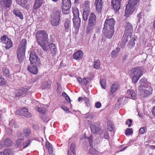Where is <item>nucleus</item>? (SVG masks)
<instances>
[{
  "label": "nucleus",
  "instance_id": "19",
  "mask_svg": "<svg viewBox=\"0 0 155 155\" xmlns=\"http://www.w3.org/2000/svg\"><path fill=\"white\" fill-rule=\"evenodd\" d=\"M84 53L81 50H78L75 52L73 55V58L76 60H80L83 57Z\"/></svg>",
  "mask_w": 155,
  "mask_h": 155
},
{
  "label": "nucleus",
  "instance_id": "42",
  "mask_svg": "<svg viewBox=\"0 0 155 155\" xmlns=\"http://www.w3.org/2000/svg\"><path fill=\"white\" fill-rule=\"evenodd\" d=\"M94 27V26L91 25L90 26V25H87L86 30V33L88 35L90 34Z\"/></svg>",
  "mask_w": 155,
  "mask_h": 155
},
{
  "label": "nucleus",
  "instance_id": "28",
  "mask_svg": "<svg viewBox=\"0 0 155 155\" xmlns=\"http://www.w3.org/2000/svg\"><path fill=\"white\" fill-rule=\"evenodd\" d=\"M71 4L62 5V11L64 14H68L70 12Z\"/></svg>",
  "mask_w": 155,
  "mask_h": 155
},
{
  "label": "nucleus",
  "instance_id": "21",
  "mask_svg": "<svg viewBox=\"0 0 155 155\" xmlns=\"http://www.w3.org/2000/svg\"><path fill=\"white\" fill-rule=\"evenodd\" d=\"M1 142L3 147H11L13 144V143L12 140L8 138L2 139L1 140Z\"/></svg>",
  "mask_w": 155,
  "mask_h": 155
},
{
  "label": "nucleus",
  "instance_id": "30",
  "mask_svg": "<svg viewBox=\"0 0 155 155\" xmlns=\"http://www.w3.org/2000/svg\"><path fill=\"white\" fill-rule=\"evenodd\" d=\"M51 18V24L53 26H57L59 25L60 18Z\"/></svg>",
  "mask_w": 155,
  "mask_h": 155
},
{
  "label": "nucleus",
  "instance_id": "61",
  "mask_svg": "<svg viewBox=\"0 0 155 155\" xmlns=\"http://www.w3.org/2000/svg\"><path fill=\"white\" fill-rule=\"evenodd\" d=\"M117 51L115 50H113L111 52V57L112 58H115L117 56Z\"/></svg>",
  "mask_w": 155,
  "mask_h": 155
},
{
  "label": "nucleus",
  "instance_id": "32",
  "mask_svg": "<svg viewBox=\"0 0 155 155\" xmlns=\"http://www.w3.org/2000/svg\"><path fill=\"white\" fill-rule=\"evenodd\" d=\"M72 11L73 18L79 17V12L78 9L76 6L72 7Z\"/></svg>",
  "mask_w": 155,
  "mask_h": 155
},
{
  "label": "nucleus",
  "instance_id": "33",
  "mask_svg": "<svg viewBox=\"0 0 155 155\" xmlns=\"http://www.w3.org/2000/svg\"><path fill=\"white\" fill-rule=\"evenodd\" d=\"M101 61L99 59H95L93 63V67L94 68L98 69L100 68Z\"/></svg>",
  "mask_w": 155,
  "mask_h": 155
},
{
  "label": "nucleus",
  "instance_id": "3",
  "mask_svg": "<svg viewBox=\"0 0 155 155\" xmlns=\"http://www.w3.org/2000/svg\"><path fill=\"white\" fill-rule=\"evenodd\" d=\"M143 68L142 67H138L132 68L131 70V75L132 77V81L133 83L135 84L142 75Z\"/></svg>",
  "mask_w": 155,
  "mask_h": 155
},
{
  "label": "nucleus",
  "instance_id": "53",
  "mask_svg": "<svg viewBox=\"0 0 155 155\" xmlns=\"http://www.w3.org/2000/svg\"><path fill=\"white\" fill-rule=\"evenodd\" d=\"M62 5L71 4V0H62Z\"/></svg>",
  "mask_w": 155,
  "mask_h": 155
},
{
  "label": "nucleus",
  "instance_id": "43",
  "mask_svg": "<svg viewBox=\"0 0 155 155\" xmlns=\"http://www.w3.org/2000/svg\"><path fill=\"white\" fill-rule=\"evenodd\" d=\"M32 142L31 140L29 139L25 141L23 143L22 146L23 148L25 149L28 146L30 145Z\"/></svg>",
  "mask_w": 155,
  "mask_h": 155
},
{
  "label": "nucleus",
  "instance_id": "24",
  "mask_svg": "<svg viewBox=\"0 0 155 155\" xmlns=\"http://www.w3.org/2000/svg\"><path fill=\"white\" fill-rule=\"evenodd\" d=\"M12 3V0H0V5L3 7L10 8Z\"/></svg>",
  "mask_w": 155,
  "mask_h": 155
},
{
  "label": "nucleus",
  "instance_id": "1",
  "mask_svg": "<svg viewBox=\"0 0 155 155\" xmlns=\"http://www.w3.org/2000/svg\"><path fill=\"white\" fill-rule=\"evenodd\" d=\"M35 38L37 43L44 51L47 48V44L48 41V35L45 30H39L36 33Z\"/></svg>",
  "mask_w": 155,
  "mask_h": 155
},
{
  "label": "nucleus",
  "instance_id": "20",
  "mask_svg": "<svg viewBox=\"0 0 155 155\" xmlns=\"http://www.w3.org/2000/svg\"><path fill=\"white\" fill-rule=\"evenodd\" d=\"M129 37L128 34H124L123 37L122 38L121 42L118 43L119 45L121 48H124L126 43L128 41V37Z\"/></svg>",
  "mask_w": 155,
  "mask_h": 155
},
{
  "label": "nucleus",
  "instance_id": "12",
  "mask_svg": "<svg viewBox=\"0 0 155 155\" xmlns=\"http://www.w3.org/2000/svg\"><path fill=\"white\" fill-rule=\"evenodd\" d=\"M96 24V17L94 12H92L88 19V25L95 27Z\"/></svg>",
  "mask_w": 155,
  "mask_h": 155
},
{
  "label": "nucleus",
  "instance_id": "8",
  "mask_svg": "<svg viewBox=\"0 0 155 155\" xmlns=\"http://www.w3.org/2000/svg\"><path fill=\"white\" fill-rule=\"evenodd\" d=\"M103 0H95L94 5L95 7V12L98 15L102 13L103 9Z\"/></svg>",
  "mask_w": 155,
  "mask_h": 155
},
{
  "label": "nucleus",
  "instance_id": "18",
  "mask_svg": "<svg viewBox=\"0 0 155 155\" xmlns=\"http://www.w3.org/2000/svg\"><path fill=\"white\" fill-rule=\"evenodd\" d=\"M37 66H38V65L33 64L30 63V65L28 66L27 67V70L30 73L34 74H36L38 72Z\"/></svg>",
  "mask_w": 155,
  "mask_h": 155
},
{
  "label": "nucleus",
  "instance_id": "14",
  "mask_svg": "<svg viewBox=\"0 0 155 155\" xmlns=\"http://www.w3.org/2000/svg\"><path fill=\"white\" fill-rule=\"evenodd\" d=\"M114 29L103 28V33L107 38H110L114 33Z\"/></svg>",
  "mask_w": 155,
  "mask_h": 155
},
{
  "label": "nucleus",
  "instance_id": "26",
  "mask_svg": "<svg viewBox=\"0 0 155 155\" xmlns=\"http://www.w3.org/2000/svg\"><path fill=\"white\" fill-rule=\"evenodd\" d=\"M51 81L50 80L45 81L42 83L41 88L42 90L49 89L51 87Z\"/></svg>",
  "mask_w": 155,
  "mask_h": 155
},
{
  "label": "nucleus",
  "instance_id": "2",
  "mask_svg": "<svg viewBox=\"0 0 155 155\" xmlns=\"http://www.w3.org/2000/svg\"><path fill=\"white\" fill-rule=\"evenodd\" d=\"M145 78L141 79L139 83L141 84L139 87V91L141 95L149 96L153 93V88L150 83H145L146 81Z\"/></svg>",
  "mask_w": 155,
  "mask_h": 155
},
{
  "label": "nucleus",
  "instance_id": "17",
  "mask_svg": "<svg viewBox=\"0 0 155 155\" xmlns=\"http://www.w3.org/2000/svg\"><path fill=\"white\" fill-rule=\"evenodd\" d=\"M25 51L19 50H17L18 60L20 63L23 62L25 58Z\"/></svg>",
  "mask_w": 155,
  "mask_h": 155
},
{
  "label": "nucleus",
  "instance_id": "6",
  "mask_svg": "<svg viewBox=\"0 0 155 155\" xmlns=\"http://www.w3.org/2000/svg\"><path fill=\"white\" fill-rule=\"evenodd\" d=\"M31 134V130L28 127H25L24 128L22 132L21 133L18 131L17 133V136L19 140H23L24 137H28Z\"/></svg>",
  "mask_w": 155,
  "mask_h": 155
},
{
  "label": "nucleus",
  "instance_id": "51",
  "mask_svg": "<svg viewBox=\"0 0 155 155\" xmlns=\"http://www.w3.org/2000/svg\"><path fill=\"white\" fill-rule=\"evenodd\" d=\"M57 84L58 86L57 89V91L58 93L60 94L62 92V88L59 83H57Z\"/></svg>",
  "mask_w": 155,
  "mask_h": 155
},
{
  "label": "nucleus",
  "instance_id": "60",
  "mask_svg": "<svg viewBox=\"0 0 155 155\" xmlns=\"http://www.w3.org/2000/svg\"><path fill=\"white\" fill-rule=\"evenodd\" d=\"M137 17L139 21V22L141 20L143 19V18L142 17V15H141V12H140L137 15Z\"/></svg>",
  "mask_w": 155,
  "mask_h": 155
},
{
  "label": "nucleus",
  "instance_id": "34",
  "mask_svg": "<svg viewBox=\"0 0 155 155\" xmlns=\"http://www.w3.org/2000/svg\"><path fill=\"white\" fill-rule=\"evenodd\" d=\"M13 14L17 16L20 19H23L24 18L23 15L19 10L14 9L12 11Z\"/></svg>",
  "mask_w": 155,
  "mask_h": 155
},
{
  "label": "nucleus",
  "instance_id": "46",
  "mask_svg": "<svg viewBox=\"0 0 155 155\" xmlns=\"http://www.w3.org/2000/svg\"><path fill=\"white\" fill-rule=\"evenodd\" d=\"M107 129L110 131H112L113 130V124L110 121H108L107 123Z\"/></svg>",
  "mask_w": 155,
  "mask_h": 155
},
{
  "label": "nucleus",
  "instance_id": "56",
  "mask_svg": "<svg viewBox=\"0 0 155 155\" xmlns=\"http://www.w3.org/2000/svg\"><path fill=\"white\" fill-rule=\"evenodd\" d=\"M19 140L18 139V140L16 141V144L18 147H21V140Z\"/></svg>",
  "mask_w": 155,
  "mask_h": 155
},
{
  "label": "nucleus",
  "instance_id": "62",
  "mask_svg": "<svg viewBox=\"0 0 155 155\" xmlns=\"http://www.w3.org/2000/svg\"><path fill=\"white\" fill-rule=\"evenodd\" d=\"M41 118L45 122H48L49 120H47L46 115H44L41 117Z\"/></svg>",
  "mask_w": 155,
  "mask_h": 155
},
{
  "label": "nucleus",
  "instance_id": "27",
  "mask_svg": "<svg viewBox=\"0 0 155 155\" xmlns=\"http://www.w3.org/2000/svg\"><path fill=\"white\" fill-rule=\"evenodd\" d=\"M119 85L117 83H114L110 87V90L109 93L110 95H112L118 89Z\"/></svg>",
  "mask_w": 155,
  "mask_h": 155
},
{
  "label": "nucleus",
  "instance_id": "15",
  "mask_svg": "<svg viewBox=\"0 0 155 155\" xmlns=\"http://www.w3.org/2000/svg\"><path fill=\"white\" fill-rule=\"evenodd\" d=\"M133 31V27L131 24L129 22L127 23L125 26L124 34H128L129 36V38H130L132 35Z\"/></svg>",
  "mask_w": 155,
  "mask_h": 155
},
{
  "label": "nucleus",
  "instance_id": "40",
  "mask_svg": "<svg viewBox=\"0 0 155 155\" xmlns=\"http://www.w3.org/2000/svg\"><path fill=\"white\" fill-rule=\"evenodd\" d=\"M36 109L39 113L43 115L45 114L46 112V110L45 108L39 107L38 106L36 107Z\"/></svg>",
  "mask_w": 155,
  "mask_h": 155
},
{
  "label": "nucleus",
  "instance_id": "64",
  "mask_svg": "<svg viewBox=\"0 0 155 155\" xmlns=\"http://www.w3.org/2000/svg\"><path fill=\"white\" fill-rule=\"evenodd\" d=\"M61 108L66 112L69 111V110L68 108L64 105H62L61 106Z\"/></svg>",
  "mask_w": 155,
  "mask_h": 155
},
{
  "label": "nucleus",
  "instance_id": "44",
  "mask_svg": "<svg viewBox=\"0 0 155 155\" xmlns=\"http://www.w3.org/2000/svg\"><path fill=\"white\" fill-rule=\"evenodd\" d=\"M135 39L134 38H131L128 42V44L130 48H132L135 45Z\"/></svg>",
  "mask_w": 155,
  "mask_h": 155
},
{
  "label": "nucleus",
  "instance_id": "10",
  "mask_svg": "<svg viewBox=\"0 0 155 155\" xmlns=\"http://www.w3.org/2000/svg\"><path fill=\"white\" fill-rule=\"evenodd\" d=\"M115 21L113 18L107 19L105 21L104 28L114 29Z\"/></svg>",
  "mask_w": 155,
  "mask_h": 155
},
{
  "label": "nucleus",
  "instance_id": "50",
  "mask_svg": "<svg viewBox=\"0 0 155 155\" xmlns=\"http://www.w3.org/2000/svg\"><path fill=\"white\" fill-rule=\"evenodd\" d=\"M125 133L126 135H129L132 134L133 133V132L131 128H128L125 130Z\"/></svg>",
  "mask_w": 155,
  "mask_h": 155
},
{
  "label": "nucleus",
  "instance_id": "31",
  "mask_svg": "<svg viewBox=\"0 0 155 155\" xmlns=\"http://www.w3.org/2000/svg\"><path fill=\"white\" fill-rule=\"evenodd\" d=\"M78 82L80 84L83 86L86 85L88 81L87 80L86 78H84L82 79L80 77H78L77 78Z\"/></svg>",
  "mask_w": 155,
  "mask_h": 155
},
{
  "label": "nucleus",
  "instance_id": "63",
  "mask_svg": "<svg viewBox=\"0 0 155 155\" xmlns=\"http://www.w3.org/2000/svg\"><path fill=\"white\" fill-rule=\"evenodd\" d=\"M104 138L106 139H109V135L108 132L107 131L105 132L104 135Z\"/></svg>",
  "mask_w": 155,
  "mask_h": 155
},
{
  "label": "nucleus",
  "instance_id": "29",
  "mask_svg": "<svg viewBox=\"0 0 155 155\" xmlns=\"http://www.w3.org/2000/svg\"><path fill=\"white\" fill-rule=\"evenodd\" d=\"M2 74L6 78H10L11 77L10 70L6 67H4L2 69Z\"/></svg>",
  "mask_w": 155,
  "mask_h": 155
},
{
  "label": "nucleus",
  "instance_id": "11",
  "mask_svg": "<svg viewBox=\"0 0 155 155\" xmlns=\"http://www.w3.org/2000/svg\"><path fill=\"white\" fill-rule=\"evenodd\" d=\"M90 127L91 132L94 134L100 135L102 134L103 132V131L101 127H97L94 124H91L90 125Z\"/></svg>",
  "mask_w": 155,
  "mask_h": 155
},
{
  "label": "nucleus",
  "instance_id": "54",
  "mask_svg": "<svg viewBox=\"0 0 155 155\" xmlns=\"http://www.w3.org/2000/svg\"><path fill=\"white\" fill-rule=\"evenodd\" d=\"M147 131L146 127H141L139 130V132L140 134H143Z\"/></svg>",
  "mask_w": 155,
  "mask_h": 155
},
{
  "label": "nucleus",
  "instance_id": "23",
  "mask_svg": "<svg viewBox=\"0 0 155 155\" xmlns=\"http://www.w3.org/2000/svg\"><path fill=\"white\" fill-rule=\"evenodd\" d=\"M44 0H35L33 5L34 10H36L39 8L44 3Z\"/></svg>",
  "mask_w": 155,
  "mask_h": 155
},
{
  "label": "nucleus",
  "instance_id": "5",
  "mask_svg": "<svg viewBox=\"0 0 155 155\" xmlns=\"http://www.w3.org/2000/svg\"><path fill=\"white\" fill-rule=\"evenodd\" d=\"M0 40L1 42L6 49H9L13 46V43L11 40L8 38L6 35H3L1 37Z\"/></svg>",
  "mask_w": 155,
  "mask_h": 155
},
{
  "label": "nucleus",
  "instance_id": "57",
  "mask_svg": "<svg viewBox=\"0 0 155 155\" xmlns=\"http://www.w3.org/2000/svg\"><path fill=\"white\" fill-rule=\"evenodd\" d=\"M132 120L130 119H128L127 121H126V124L128 125L129 127H130L131 126L132 123Z\"/></svg>",
  "mask_w": 155,
  "mask_h": 155
},
{
  "label": "nucleus",
  "instance_id": "58",
  "mask_svg": "<svg viewBox=\"0 0 155 155\" xmlns=\"http://www.w3.org/2000/svg\"><path fill=\"white\" fill-rule=\"evenodd\" d=\"M50 50L51 51V53L53 54V56H55L57 51L56 48L55 47L53 48Z\"/></svg>",
  "mask_w": 155,
  "mask_h": 155
},
{
  "label": "nucleus",
  "instance_id": "16",
  "mask_svg": "<svg viewBox=\"0 0 155 155\" xmlns=\"http://www.w3.org/2000/svg\"><path fill=\"white\" fill-rule=\"evenodd\" d=\"M27 45V41L26 39H22L20 41L17 50L25 51V49Z\"/></svg>",
  "mask_w": 155,
  "mask_h": 155
},
{
  "label": "nucleus",
  "instance_id": "55",
  "mask_svg": "<svg viewBox=\"0 0 155 155\" xmlns=\"http://www.w3.org/2000/svg\"><path fill=\"white\" fill-rule=\"evenodd\" d=\"M11 151L9 149H5L3 152H2L3 155H10Z\"/></svg>",
  "mask_w": 155,
  "mask_h": 155
},
{
  "label": "nucleus",
  "instance_id": "52",
  "mask_svg": "<svg viewBox=\"0 0 155 155\" xmlns=\"http://www.w3.org/2000/svg\"><path fill=\"white\" fill-rule=\"evenodd\" d=\"M97 152V151L96 150L92 148L89 150L88 153L92 155H96Z\"/></svg>",
  "mask_w": 155,
  "mask_h": 155
},
{
  "label": "nucleus",
  "instance_id": "45",
  "mask_svg": "<svg viewBox=\"0 0 155 155\" xmlns=\"http://www.w3.org/2000/svg\"><path fill=\"white\" fill-rule=\"evenodd\" d=\"M7 84V81L2 76H0V86L5 85Z\"/></svg>",
  "mask_w": 155,
  "mask_h": 155
},
{
  "label": "nucleus",
  "instance_id": "49",
  "mask_svg": "<svg viewBox=\"0 0 155 155\" xmlns=\"http://www.w3.org/2000/svg\"><path fill=\"white\" fill-rule=\"evenodd\" d=\"M100 83L102 87L105 89L106 87V81L104 79H102L100 81Z\"/></svg>",
  "mask_w": 155,
  "mask_h": 155
},
{
  "label": "nucleus",
  "instance_id": "7",
  "mask_svg": "<svg viewBox=\"0 0 155 155\" xmlns=\"http://www.w3.org/2000/svg\"><path fill=\"white\" fill-rule=\"evenodd\" d=\"M29 60L30 63L33 64L38 65L39 66L41 65L40 59L34 51H31L30 54Z\"/></svg>",
  "mask_w": 155,
  "mask_h": 155
},
{
  "label": "nucleus",
  "instance_id": "9",
  "mask_svg": "<svg viewBox=\"0 0 155 155\" xmlns=\"http://www.w3.org/2000/svg\"><path fill=\"white\" fill-rule=\"evenodd\" d=\"M16 113L18 115L24 116L26 117H30L31 116V114L28 112V109L25 107L18 110Z\"/></svg>",
  "mask_w": 155,
  "mask_h": 155
},
{
  "label": "nucleus",
  "instance_id": "48",
  "mask_svg": "<svg viewBox=\"0 0 155 155\" xmlns=\"http://www.w3.org/2000/svg\"><path fill=\"white\" fill-rule=\"evenodd\" d=\"M93 136L92 135H90L87 138L90 146L91 147H92L93 146Z\"/></svg>",
  "mask_w": 155,
  "mask_h": 155
},
{
  "label": "nucleus",
  "instance_id": "13",
  "mask_svg": "<svg viewBox=\"0 0 155 155\" xmlns=\"http://www.w3.org/2000/svg\"><path fill=\"white\" fill-rule=\"evenodd\" d=\"M28 89L24 87L20 88L17 90L15 92V96L17 97L24 96L28 92Z\"/></svg>",
  "mask_w": 155,
  "mask_h": 155
},
{
  "label": "nucleus",
  "instance_id": "35",
  "mask_svg": "<svg viewBox=\"0 0 155 155\" xmlns=\"http://www.w3.org/2000/svg\"><path fill=\"white\" fill-rule=\"evenodd\" d=\"M90 2L88 1H86L83 4V8L84 10H90Z\"/></svg>",
  "mask_w": 155,
  "mask_h": 155
},
{
  "label": "nucleus",
  "instance_id": "22",
  "mask_svg": "<svg viewBox=\"0 0 155 155\" xmlns=\"http://www.w3.org/2000/svg\"><path fill=\"white\" fill-rule=\"evenodd\" d=\"M61 12L60 10L55 9H53L51 12L50 18H60Z\"/></svg>",
  "mask_w": 155,
  "mask_h": 155
},
{
  "label": "nucleus",
  "instance_id": "47",
  "mask_svg": "<svg viewBox=\"0 0 155 155\" xmlns=\"http://www.w3.org/2000/svg\"><path fill=\"white\" fill-rule=\"evenodd\" d=\"M76 147V145L75 144L72 143L71 144L70 148L72 153L74 155H75L76 152L75 150Z\"/></svg>",
  "mask_w": 155,
  "mask_h": 155
},
{
  "label": "nucleus",
  "instance_id": "36",
  "mask_svg": "<svg viewBox=\"0 0 155 155\" xmlns=\"http://www.w3.org/2000/svg\"><path fill=\"white\" fill-rule=\"evenodd\" d=\"M90 10H84L83 13V19L85 21L87 20L89 15Z\"/></svg>",
  "mask_w": 155,
  "mask_h": 155
},
{
  "label": "nucleus",
  "instance_id": "38",
  "mask_svg": "<svg viewBox=\"0 0 155 155\" xmlns=\"http://www.w3.org/2000/svg\"><path fill=\"white\" fill-rule=\"evenodd\" d=\"M111 3L114 10L117 12H118L120 8L121 4H119L118 3Z\"/></svg>",
  "mask_w": 155,
  "mask_h": 155
},
{
  "label": "nucleus",
  "instance_id": "4",
  "mask_svg": "<svg viewBox=\"0 0 155 155\" xmlns=\"http://www.w3.org/2000/svg\"><path fill=\"white\" fill-rule=\"evenodd\" d=\"M140 0H129L126 6V14H131L135 10Z\"/></svg>",
  "mask_w": 155,
  "mask_h": 155
},
{
  "label": "nucleus",
  "instance_id": "59",
  "mask_svg": "<svg viewBox=\"0 0 155 155\" xmlns=\"http://www.w3.org/2000/svg\"><path fill=\"white\" fill-rule=\"evenodd\" d=\"M84 102H85L86 104L88 106L90 105V102L88 99L86 97H84Z\"/></svg>",
  "mask_w": 155,
  "mask_h": 155
},
{
  "label": "nucleus",
  "instance_id": "25",
  "mask_svg": "<svg viewBox=\"0 0 155 155\" xmlns=\"http://www.w3.org/2000/svg\"><path fill=\"white\" fill-rule=\"evenodd\" d=\"M73 21L75 29H78L80 25L81 18L79 17L73 18Z\"/></svg>",
  "mask_w": 155,
  "mask_h": 155
},
{
  "label": "nucleus",
  "instance_id": "37",
  "mask_svg": "<svg viewBox=\"0 0 155 155\" xmlns=\"http://www.w3.org/2000/svg\"><path fill=\"white\" fill-rule=\"evenodd\" d=\"M71 26V21L68 18L65 19L64 23V27L65 30H68Z\"/></svg>",
  "mask_w": 155,
  "mask_h": 155
},
{
  "label": "nucleus",
  "instance_id": "39",
  "mask_svg": "<svg viewBox=\"0 0 155 155\" xmlns=\"http://www.w3.org/2000/svg\"><path fill=\"white\" fill-rule=\"evenodd\" d=\"M127 93L130 94L131 97L133 99H135L136 98V94L134 91L129 89L127 91Z\"/></svg>",
  "mask_w": 155,
  "mask_h": 155
},
{
  "label": "nucleus",
  "instance_id": "41",
  "mask_svg": "<svg viewBox=\"0 0 155 155\" xmlns=\"http://www.w3.org/2000/svg\"><path fill=\"white\" fill-rule=\"evenodd\" d=\"M16 2L22 7H25V6L27 3L28 1L27 0H16Z\"/></svg>",
  "mask_w": 155,
  "mask_h": 155
}]
</instances>
